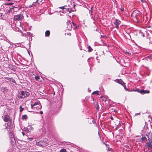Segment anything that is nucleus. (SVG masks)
Wrapping results in <instances>:
<instances>
[{"instance_id":"nucleus-13","label":"nucleus","mask_w":152,"mask_h":152,"mask_svg":"<svg viewBox=\"0 0 152 152\" xmlns=\"http://www.w3.org/2000/svg\"><path fill=\"white\" fill-rule=\"evenodd\" d=\"M50 32L49 31L47 30L45 32V36L46 37L48 36L50 34Z\"/></svg>"},{"instance_id":"nucleus-22","label":"nucleus","mask_w":152,"mask_h":152,"mask_svg":"<svg viewBox=\"0 0 152 152\" xmlns=\"http://www.w3.org/2000/svg\"><path fill=\"white\" fill-rule=\"evenodd\" d=\"M140 90L138 88H136L134 90H133V91H137L138 92H139Z\"/></svg>"},{"instance_id":"nucleus-35","label":"nucleus","mask_w":152,"mask_h":152,"mask_svg":"<svg viewBox=\"0 0 152 152\" xmlns=\"http://www.w3.org/2000/svg\"><path fill=\"white\" fill-rule=\"evenodd\" d=\"M7 1H12V0H6Z\"/></svg>"},{"instance_id":"nucleus-38","label":"nucleus","mask_w":152,"mask_h":152,"mask_svg":"<svg viewBox=\"0 0 152 152\" xmlns=\"http://www.w3.org/2000/svg\"><path fill=\"white\" fill-rule=\"evenodd\" d=\"M31 130H32L33 129V128H31Z\"/></svg>"},{"instance_id":"nucleus-11","label":"nucleus","mask_w":152,"mask_h":152,"mask_svg":"<svg viewBox=\"0 0 152 152\" xmlns=\"http://www.w3.org/2000/svg\"><path fill=\"white\" fill-rule=\"evenodd\" d=\"M141 140L142 142H145L147 141V139L145 136H142L141 138Z\"/></svg>"},{"instance_id":"nucleus-30","label":"nucleus","mask_w":152,"mask_h":152,"mask_svg":"<svg viewBox=\"0 0 152 152\" xmlns=\"http://www.w3.org/2000/svg\"><path fill=\"white\" fill-rule=\"evenodd\" d=\"M38 105H37V106H35V107H36V108H35V109H39L38 108Z\"/></svg>"},{"instance_id":"nucleus-28","label":"nucleus","mask_w":152,"mask_h":152,"mask_svg":"<svg viewBox=\"0 0 152 152\" xmlns=\"http://www.w3.org/2000/svg\"><path fill=\"white\" fill-rule=\"evenodd\" d=\"M122 82L121 80H119L118 81V83H121Z\"/></svg>"},{"instance_id":"nucleus-25","label":"nucleus","mask_w":152,"mask_h":152,"mask_svg":"<svg viewBox=\"0 0 152 152\" xmlns=\"http://www.w3.org/2000/svg\"><path fill=\"white\" fill-rule=\"evenodd\" d=\"M5 79L8 80H10L11 78L9 77H5Z\"/></svg>"},{"instance_id":"nucleus-33","label":"nucleus","mask_w":152,"mask_h":152,"mask_svg":"<svg viewBox=\"0 0 152 152\" xmlns=\"http://www.w3.org/2000/svg\"><path fill=\"white\" fill-rule=\"evenodd\" d=\"M22 133L23 136H24L25 135V134L23 132H22Z\"/></svg>"},{"instance_id":"nucleus-43","label":"nucleus","mask_w":152,"mask_h":152,"mask_svg":"<svg viewBox=\"0 0 152 152\" xmlns=\"http://www.w3.org/2000/svg\"><path fill=\"white\" fill-rule=\"evenodd\" d=\"M65 8H67V6L66 7H65Z\"/></svg>"},{"instance_id":"nucleus-31","label":"nucleus","mask_w":152,"mask_h":152,"mask_svg":"<svg viewBox=\"0 0 152 152\" xmlns=\"http://www.w3.org/2000/svg\"><path fill=\"white\" fill-rule=\"evenodd\" d=\"M39 113L41 114H43V112L42 111H40Z\"/></svg>"},{"instance_id":"nucleus-21","label":"nucleus","mask_w":152,"mask_h":152,"mask_svg":"<svg viewBox=\"0 0 152 152\" xmlns=\"http://www.w3.org/2000/svg\"><path fill=\"white\" fill-rule=\"evenodd\" d=\"M20 112H21L23 110L24 108H22L21 107V106H20Z\"/></svg>"},{"instance_id":"nucleus-1","label":"nucleus","mask_w":152,"mask_h":152,"mask_svg":"<svg viewBox=\"0 0 152 152\" xmlns=\"http://www.w3.org/2000/svg\"><path fill=\"white\" fill-rule=\"evenodd\" d=\"M30 94V93L28 90L22 91L18 94V97L19 99L24 98L26 97H28Z\"/></svg>"},{"instance_id":"nucleus-16","label":"nucleus","mask_w":152,"mask_h":152,"mask_svg":"<svg viewBox=\"0 0 152 152\" xmlns=\"http://www.w3.org/2000/svg\"><path fill=\"white\" fill-rule=\"evenodd\" d=\"M67 7V6L65 5L63 7H59V8L62 9V10H63L65 9H66V10L68 9H69L68 8H65V7Z\"/></svg>"},{"instance_id":"nucleus-26","label":"nucleus","mask_w":152,"mask_h":152,"mask_svg":"<svg viewBox=\"0 0 152 152\" xmlns=\"http://www.w3.org/2000/svg\"><path fill=\"white\" fill-rule=\"evenodd\" d=\"M119 9H120V11L122 12H123V11H124V8H120Z\"/></svg>"},{"instance_id":"nucleus-34","label":"nucleus","mask_w":152,"mask_h":152,"mask_svg":"<svg viewBox=\"0 0 152 152\" xmlns=\"http://www.w3.org/2000/svg\"><path fill=\"white\" fill-rule=\"evenodd\" d=\"M103 37H105L106 38H107V37H106L105 36H104Z\"/></svg>"},{"instance_id":"nucleus-36","label":"nucleus","mask_w":152,"mask_h":152,"mask_svg":"<svg viewBox=\"0 0 152 152\" xmlns=\"http://www.w3.org/2000/svg\"><path fill=\"white\" fill-rule=\"evenodd\" d=\"M12 82H14V81H15V80H12Z\"/></svg>"},{"instance_id":"nucleus-40","label":"nucleus","mask_w":152,"mask_h":152,"mask_svg":"<svg viewBox=\"0 0 152 152\" xmlns=\"http://www.w3.org/2000/svg\"><path fill=\"white\" fill-rule=\"evenodd\" d=\"M151 128L152 129V125H151Z\"/></svg>"},{"instance_id":"nucleus-17","label":"nucleus","mask_w":152,"mask_h":152,"mask_svg":"<svg viewBox=\"0 0 152 152\" xmlns=\"http://www.w3.org/2000/svg\"><path fill=\"white\" fill-rule=\"evenodd\" d=\"M14 4L13 2H10V3H8V2H6L5 4L6 5H11L12 4Z\"/></svg>"},{"instance_id":"nucleus-44","label":"nucleus","mask_w":152,"mask_h":152,"mask_svg":"<svg viewBox=\"0 0 152 152\" xmlns=\"http://www.w3.org/2000/svg\"><path fill=\"white\" fill-rule=\"evenodd\" d=\"M23 34H22V36H23Z\"/></svg>"},{"instance_id":"nucleus-15","label":"nucleus","mask_w":152,"mask_h":152,"mask_svg":"<svg viewBox=\"0 0 152 152\" xmlns=\"http://www.w3.org/2000/svg\"><path fill=\"white\" fill-rule=\"evenodd\" d=\"M88 51L89 52H91L92 50V49L90 46H88Z\"/></svg>"},{"instance_id":"nucleus-39","label":"nucleus","mask_w":152,"mask_h":152,"mask_svg":"<svg viewBox=\"0 0 152 152\" xmlns=\"http://www.w3.org/2000/svg\"><path fill=\"white\" fill-rule=\"evenodd\" d=\"M103 97V96H102V97H101V98L102 99Z\"/></svg>"},{"instance_id":"nucleus-41","label":"nucleus","mask_w":152,"mask_h":152,"mask_svg":"<svg viewBox=\"0 0 152 152\" xmlns=\"http://www.w3.org/2000/svg\"><path fill=\"white\" fill-rule=\"evenodd\" d=\"M142 36H143V37H144V35L143 34H142Z\"/></svg>"},{"instance_id":"nucleus-12","label":"nucleus","mask_w":152,"mask_h":152,"mask_svg":"<svg viewBox=\"0 0 152 152\" xmlns=\"http://www.w3.org/2000/svg\"><path fill=\"white\" fill-rule=\"evenodd\" d=\"M138 12V11L136 10L133 11L132 14V17H136V14Z\"/></svg>"},{"instance_id":"nucleus-2","label":"nucleus","mask_w":152,"mask_h":152,"mask_svg":"<svg viewBox=\"0 0 152 152\" xmlns=\"http://www.w3.org/2000/svg\"><path fill=\"white\" fill-rule=\"evenodd\" d=\"M38 105V108L39 109H41L42 108V106L41 105L40 102L37 101L36 102H34L33 104H31V108L32 109H35L36 107L35 106Z\"/></svg>"},{"instance_id":"nucleus-18","label":"nucleus","mask_w":152,"mask_h":152,"mask_svg":"<svg viewBox=\"0 0 152 152\" xmlns=\"http://www.w3.org/2000/svg\"><path fill=\"white\" fill-rule=\"evenodd\" d=\"M35 79L36 80H37L40 79V77L39 76H36L35 77Z\"/></svg>"},{"instance_id":"nucleus-32","label":"nucleus","mask_w":152,"mask_h":152,"mask_svg":"<svg viewBox=\"0 0 152 152\" xmlns=\"http://www.w3.org/2000/svg\"><path fill=\"white\" fill-rule=\"evenodd\" d=\"M140 114V113H136L135 114V115H139Z\"/></svg>"},{"instance_id":"nucleus-5","label":"nucleus","mask_w":152,"mask_h":152,"mask_svg":"<svg viewBox=\"0 0 152 152\" xmlns=\"http://www.w3.org/2000/svg\"><path fill=\"white\" fill-rule=\"evenodd\" d=\"M2 118L5 122H8L10 119V117L8 115H3L2 116Z\"/></svg>"},{"instance_id":"nucleus-10","label":"nucleus","mask_w":152,"mask_h":152,"mask_svg":"<svg viewBox=\"0 0 152 152\" xmlns=\"http://www.w3.org/2000/svg\"><path fill=\"white\" fill-rule=\"evenodd\" d=\"M11 143L13 145H14L16 142V141L14 137H12L11 139Z\"/></svg>"},{"instance_id":"nucleus-45","label":"nucleus","mask_w":152,"mask_h":152,"mask_svg":"<svg viewBox=\"0 0 152 152\" xmlns=\"http://www.w3.org/2000/svg\"><path fill=\"white\" fill-rule=\"evenodd\" d=\"M104 100H105V101H106V99H105Z\"/></svg>"},{"instance_id":"nucleus-19","label":"nucleus","mask_w":152,"mask_h":152,"mask_svg":"<svg viewBox=\"0 0 152 152\" xmlns=\"http://www.w3.org/2000/svg\"><path fill=\"white\" fill-rule=\"evenodd\" d=\"M96 94L97 95H99V91H96L93 92L92 93V94Z\"/></svg>"},{"instance_id":"nucleus-6","label":"nucleus","mask_w":152,"mask_h":152,"mask_svg":"<svg viewBox=\"0 0 152 152\" xmlns=\"http://www.w3.org/2000/svg\"><path fill=\"white\" fill-rule=\"evenodd\" d=\"M120 21L116 19L115 20V22L114 23V24L115 25V27L117 28H118V25L120 23Z\"/></svg>"},{"instance_id":"nucleus-24","label":"nucleus","mask_w":152,"mask_h":152,"mask_svg":"<svg viewBox=\"0 0 152 152\" xmlns=\"http://www.w3.org/2000/svg\"><path fill=\"white\" fill-rule=\"evenodd\" d=\"M96 109L97 110H99V106L98 104L96 105Z\"/></svg>"},{"instance_id":"nucleus-14","label":"nucleus","mask_w":152,"mask_h":152,"mask_svg":"<svg viewBox=\"0 0 152 152\" xmlns=\"http://www.w3.org/2000/svg\"><path fill=\"white\" fill-rule=\"evenodd\" d=\"M27 118V116L26 115H24L22 116V119L23 120H26Z\"/></svg>"},{"instance_id":"nucleus-27","label":"nucleus","mask_w":152,"mask_h":152,"mask_svg":"<svg viewBox=\"0 0 152 152\" xmlns=\"http://www.w3.org/2000/svg\"><path fill=\"white\" fill-rule=\"evenodd\" d=\"M33 139L32 138H30L29 137H28L27 138V140H30V141H32Z\"/></svg>"},{"instance_id":"nucleus-42","label":"nucleus","mask_w":152,"mask_h":152,"mask_svg":"<svg viewBox=\"0 0 152 152\" xmlns=\"http://www.w3.org/2000/svg\"><path fill=\"white\" fill-rule=\"evenodd\" d=\"M142 36H143V37H144V35L143 34H142Z\"/></svg>"},{"instance_id":"nucleus-37","label":"nucleus","mask_w":152,"mask_h":152,"mask_svg":"<svg viewBox=\"0 0 152 152\" xmlns=\"http://www.w3.org/2000/svg\"><path fill=\"white\" fill-rule=\"evenodd\" d=\"M111 119H112V120H113V118L112 117H111Z\"/></svg>"},{"instance_id":"nucleus-8","label":"nucleus","mask_w":152,"mask_h":152,"mask_svg":"<svg viewBox=\"0 0 152 152\" xmlns=\"http://www.w3.org/2000/svg\"><path fill=\"white\" fill-rule=\"evenodd\" d=\"M7 12L9 13H11V14L12 15L14 12V8L12 7L10 8V9L8 10Z\"/></svg>"},{"instance_id":"nucleus-3","label":"nucleus","mask_w":152,"mask_h":152,"mask_svg":"<svg viewBox=\"0 0 152 152\" xmlns=\"http://www.w3.org/2000/svg\"><path fill=\"white\" fill-rule=\"evenodd\" d=\"M24 17L21 14H18L15 15L14 17V19L16 21H19L22 20Z\"/></svg>"},{"instance_id":"nucleus-9","label":"nucleus","mask_w":152,"mask_h":152,"mask_svg":"<svg viewBox=\"0 0 152 152\" xmlns=\"http://www.w3.org/2000/svg\"><path fill=\"white\" fill-rule=\"evenodd\" d=\"M149 92V91L147 90H141L140 91L139 93H140L141 94H144L145 93H148Z\"/></svg>"},{"instance_id":"nucleus-23","label":"nucleus","mask_w":152,"mask_h":152,"mask_svg":"<svg viewBox=\"0 0 152 152\" xmlns=\"http://www.w3.org/2000/svg\"><path fill=\"white\" fill-rule=\"evenodd\" d=\"M92 8H93V7H91V10H90V11H89V14H90V15H91V16H92V15L91 13H92Z\"/></svg>"},{"instance_id":"nucleus-29","label":"nucleus","mask_w":152,"mask_h":152,"mask_svg":"<svg viewBox=\"0 0 152 152\" xmlns=\"http://www.w3.org/2000/svg\"><path fill=\"white\" fill-rule=\"evenodd\" d=\"M38 0H37L35 2H33V5H34V4L35 3H37L38 2Z\"/></svg>"},{"instance_id":"nucleus-4","label":"nucleus","mask_w":152,"mask_h":152,"mask_svg":"<svg viewBox=\"0 0 152 152\" xmlns=\"http://www.w3.org/2000/svg\"><path fill=\"white\" fill-rule=\"evenodd\" d=\"M147 137H148V140H149V142H147L146 143V146L148 147V149L150 148H152V141L151 140L150 141V138L149 137L148 135H146Z\"/></svg>"},{"instance_id":"nucleus-7","label":"nucleus","mask_w":152,"mask_h":152,"mask_svg":"<svg viewBox=\"0 0 152 152\" xmlns=\"http://www.w3.org/2000/svg\"><path fill=\"white\" fill-rule=\"evenodd\" d=\"M69 26L70 27L71 26L73 29H75L77 28V26L73 22L72 23V24H70Z\"/></svg>"},{"instance_id":"nucleus-20","label":"nucleus","mask_w":152,"mask_h":152,"mask_svg":"<svg viewBox=\"0 0 152 152\" xmlns=\"http://www.w3.org/2000/svg\"><path fill=\"white\" fill-rule=\"evenodd\" d=\"M60 152H66V151L65 149H62L60 150Z\"/></svg>"}]
</instances>
